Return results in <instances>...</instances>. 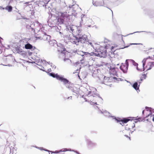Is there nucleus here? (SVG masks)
I'll use <instances>...</instances> for the list:
<instances>
[{"label": "nucleus", "mask_w": 154, "mask_h": 154, "mask_svg": "<svg viewBox=\"0 0 154 154\" xmlns=\"http://www.w3.org/2000/svg\"><path fill=\"white\" fill-rule=\"evenodd\" d=\"M67 11L66 12L60 13V16L57 19V21L60 23H63L65 18H67L72 15L73 13H72V9L70 7H67Z\"/></svg>", "instance_id": "f257e3e1"}, {"label": "nucleus", "mask_w": 154, "mask_h": 154, "mask_svg": "<svg viewBox=\"0 0 154 154\" xmlns=\"http://www.w3.org/2000/svg\"><path fill=\"white\" fill-rule=\"evenodd\" d=\"M151 57L154 60V53L151 56ZM149 59L148 58L144 59L142 61L143 66V68H144V66L145 65L146 63H148L146 66L145 67V69L146 70H149L151 69V68L154 66V62H149L148 60Z\"/></svg>", "instance_id": "f03ea898"}, {"label": "nucleus", "mask_w": 154, "mask_h": 154, "mask_svg": "<svg viewBox=\"0 0 154 154\" xmlns=\"http://www.w3.org/2000/svg\"><path fill=\"white\" fill-rule=\"evenodd\" d=\"M50 75L54 78H56L57 79L63 82L64 84H66L69 82V81L66 79L60 76L57 74H55L54 73H50Z\"/></svg>", "instance_id": "7ed1b4c3"}, {"label": "nucleus", "mask_w": 154, "mask_h": 154, "mask_svg": "<svg viewBox=\"0 0 154 154\" xmlns=\"http://www.w3.org/2000/svg\"><path fill=\"white\" fill-rule=\"evenodd\" d=\"M89 97L88 100L91 102L95 103L96 101L98 98L95 93L94 91H90L87 95Z\"/></svg>", "instance_id": "20e7f679"}, {"label": "nucleus", "mask_w": 154, "mask_h": 154, "mask_svg": "<svg viewBox=\"0 0 154 154\" xmlns=\"http://www.w3.org/2000/svg\"><path fill=\"white\" fill-rule=\"evenodd\" d=\"M128 63L127 62L125 63H122L120 67V69L124 73H126L128 69Z\"/></svg>", "instance_id": "39448f33"}, {"label": "nucleus", "mask_w": 154, "mask_h": 154, "mask_svg": "<svg viewBox=\"0 0 154 154\" xmlns=\"http://www.w3.org/2000/svg\"><path fill=\"white\" fill-rule=\"evenodd\" d=\"M70 41L72 43L77 45H78L79 43V38L76 36H73L72 38H71Z\"/></svg>", "instance_id": "423d86ee"}, {"label": "nucleus", "mask_w": 154, "mask_h": 154, "mask_svg": "<svg viewBox=\"0 0 154 154\" xmlns=\"http://www.w3.org/2000/svg\"><path fill=\"white\" fill-rule=\"evenodd\" d=\"M146 110H143L142 112V114L143 115H144V112H146V115L145 118H146L152 114V112L149 108L147 107H146Z\"/></svg>", "instance_id": "0eeeda50"}, {"label": "nucleus", "mask_w": 154, "mask_h": 154, "mask_svg": "<svg viewBox=\"0 0 154 154\" xmlns=\"http://www.w3.org/2000/svg\"><path fill=\"white\" fill-rule=\"evenodd\" d=\"M98 54L97 55V56L100 57H105L107 55L106 52L105 50L102 52L99 51H98Z\"/></svg>", "instance_id": "6e6552de"}, {"label": "nucleus", "mask_w": 154, "mask_h": 154, "mask_svg": "<svg viewBox=\"0 0 154 154\" xmlns=\"http://www.w3.org/2000/svg\"><path fill=\"white\" fill-rule=\"evenodd\" d=\"M112 78L105 76L103 80L104 83L106 85H109V83L111 82Z\"/></svg>", "instance_id": "1a4fd4ad"}, {"label": "nucleus", "mask_w": 154, "mask_h": 154, "mask_svg": "<svg viewBox=\"0 0 154 154\" xmlns=\"http://www.w3.org/2000/svg\"><path fill=\"white\" fill-rule=\"evenodd\" d=\"M58 51L61 53H64L65 51H66L65 49L64 48L63 46L62 45H61L60 46H58L57 48Z\"/></svg>", "instance_id": "9d476101"}, {"label": "nucleus", "mask_w": 154, "mask_h": 154, "mask_svg": "<svg viewBox=\"0 0 154 154\" xmlns=\"http://www.w3.org/2000/svg\"><path fill=\"white\" fill-rule=\"evenodd\" d=\"M86 38L84 37L83 36H82L79 38V43L83 44L86 41Z\"/></svg>", "instance_id": "9b49d317"}, {"label": "nucleus", "mask_w": 154, "mask_h": 154, "mask_svg": "<svg viewBox=\"0 0 154 154\" xmlns=\"http://www.w3.org/2000/svg\"><path fill=\"white\" fill-rule=\"evenodd\" d=\"M33 48V46L29 43H27L25 45V48L26 49H31Z\"/></svg>", "instance_id": "f8f14e48"}, {"label": "nucleus", "mask_w": 154, "mask_h": 154, "mask_svg": "<svg viewBox=\"0 0 154 154\" xmlns=\"http://www.w3.org/2000/svg\"><path fill=\"white\" fill-rule=\"evenodd\" d=\"M116 120L117 121H119V122L120 121H121V122H122L124 123H127L130 120V119H121L120 120H118V119H116Z\"/></svg>", "instance_id": "ddd939ff"}, {"label": "nucleus", "mask_w": 154, "mask_h": 154, "mask_svg": "<svg viewBox=\"0 0 154 154\" xmlns=\"http://www.w3.org/2000/svg\"><path fill=\"white\" fill-rule=\"evenodd\" d=\"M99 46L98 44L93 42V45L92 47L95 50L98 49V48H99Z\"/></svg>", "instance_id": "4468645a"}, {"label": "nucleus", "mask_w": 154, "mask_h": 154, "mask_svg": "<svg viewBox=\"0 0 154 154\" xmlns=\"http://www.w3.org/2000/svg\"><path fill=\"white\" fill-rule=\"evenodd\" d=\"M5 9L8 12H11L12 10V7L10 6H7L5 7Z\"/></svg>", "instance_id": "2eb2a0df"}, {"label": "nucleus", "mask_w": 154, "mask_h": 154, "mask_svg": "<svg viewBox=\"0 0 154 154\" xmlns=\"http://www.w3.org/2000/svg\"><path fill=\"white\" fill-rule=\"evenodd\" d=\"M138 83L137 82H135L133 85V87L136 90L138 89L139 88L137 86Z\"/></svg>", "instance_id": "dca6fc26"}, {"label": "nucleus", "mask_w": 154, "mask_h": 154, "mask_svg": "<svg viewBox=\"0 0 154 154\" xmlns=\"http://www.w3.org/2000/svg\"><path fill=\"white\" fill-rule=\"evenodd\" d=\"M134 121H131V123L130 124L131 125V126L130 127H129V129H131V128H133L135 126V125L134 124Z\"/></svg>", "instance_id": "f3484780"}, {"label": "nucleus", "mask_w": 154, "mask_h": 154, "mask_svg": "<svg viewBox=\"0 0 154 154\" xmlns=\"http://www.w3.org/2000/svg\"><path fill=\"white\" fill-rule=\"evenodd\" d=\"M16 51L19 53H20L23 52V50L20 48H18L16 49Z\"/></svg>", "instance_id": "a211bd4d"}, {"label": "nucleus", "mask_w": 154, "mask_h": 154, "mask_svg": "<svg viewBox=\"0 0 154 154\" xmlns=\"http://www.w3.org/2000/svg\"><path fill=\"white\" fill-rule=\"evenodd\" d=\"M69 149H67L66 148H65L63 149H63H61V150H60V151L59 152H58L57 151H56L55 152L56 153H58L60 152H64V151H69Z\"/></svg>", "instance_id": "6ab92c4d"}, {"label": "nucleus", "mask_w": 154, "mask_h": 154, "mask_svg": "<svg viewBox=\"0 0 154 154\" xmlns=\"http://www.w3.org/2000/svg\"><path fill=\"white\" fill-rule=\"evenodd\" d=\"M141 77L142 79H145L146 77V75L144 74H142Z\"/></svg>", "instance_id": "aec40b11"}, {"label": "nucleus", "mask_w": 154, "mask_h": 154, "mask_svg": "<svg viewBox=\"0 0 154 154\" xmlns=\"http://www.w3.org/2000/svg\"><path fill=\"white\" fill-rule=\"evenodd\" d=\"M29 5V4L28 2H26L24 3L23 6L25 7H26V6Z\"/></svg>", "instance_id": "412c9836"}, {"label": "nucleus", "mask_w": 154, "mask_h": 154, "mask_svg": "<svg viewBox=\"0 0 154 154\" xmlns=\"http://www.w3.org/2000/svg\"><path fill=\"white\" fill-rule=\"evenodd\" d=\"M93 4L94 5H95L96 6H97L99 5L98 3L96 2H93Z\"/></svg>", "instance_id": "4be33fe9"}, {"label": "nucleus", "mask_w": 154, "mask_h": 154, "mask_svg": "<svg viewBox=\"0 0 154 154\" xmlns=\"http://www.w3.org/2000/svg\"><path fill=\"white\" fill-rule=\"evenodd\" d=\"M85 54L86 55H91V56L93 55V54H91L90 53H87V52H85Z\"/></svg>", "instance_id": "5701e85b"}, {"label": "nucleus", "mask_w": 154, "mask_h": 154, "mask_svg": "<svg viewBox=\"0 0 154 154\" xmlns=\"http://www.w3.org/2000/svg\"><path fill=\"white\" fill-rule=\"evenodd\" d=\"M5 9V8H3L2 7L0 6V9L4 10Z\"/></svg>", "instance_id": "b1692460"}, {"label": "nucleus", "mask_w": 154, "mask_h": 154, "mask_svg": "<svg viewBox=\"0 0 154 154\" xmlns=\"http://www.w3.org/2000/svg\"><path fill=\"white\" fill-rule=\"evenodd\" d=\"M89 44L90 45H91L92 47V46L93 45V43H92V42H89Z\"/></svg>", "instance_id": "393cba45"}, {"label": "nucleus", "mask_w": 154, "mask_h": 154, "mask_svg": "<svg viewBox=\"0 0 154 154\" xmlns=\"http://www.w3.org/2000/svg\"><path fill=\"white\" fill-rule=\"evenodd\" d=\"M131 45H140L141 44H138V43H132L131 44Z\"/></svg>", "instance_id": "a878e982"}, {"label": "nucleus", "mask_w": 154, "mask_h": 154, "mask_svg": "<svg viewBox=\"0 0 154 154\" xmlns=\"http://www.w3.org/2000/svg\"><path fill=\"white\" fill-rule=\"evenodd\" d=\"M91 143V141H89V142H87V143L89 144V143Z\"/></svg>", "instance_id": "bb28decb"}, {"label": "nucleus", "mask_w": 154, "mask_h": 154, "mask_svg": "<svg viewBox=\"0 0 154 154\" xmlns=\"http://www.w3.org/2000/svg\"><path fill=\"white\" fill-rule=\"evenodd\" d=\"M66 87H67V88H70L69 86H66Z\"/></svg>", "instance_id": "cd10ccee"}, {"label": "nucleus", "mask_w": 154, "mask_h": 154, "mask_svg": "<svg viewBox=\"0 0 154 154\" xmlns=\"http://www.w3.org/2000/svg\"><path fill=\"white\" fill-rule=\"evenodd\" d=\"M152 120L153 121H154V117H153V118L152 119Z\"/></svg>", "instance_id": "c85d7f7f"}, {"label": "nucleus", "mask_w": 154, "mask_h": 154, "mask_svg": "<svg viewBox=\"0 0 154 154\" xmlns=\"http://www.w3.org/2000/svg\"><path fill=\"white\" fill-rule=\"evenodd\" d=\"M125 136H126L127 137H128V136L126 135H125Z\"/></svg>", "instance_id": "c756f323"}, {"label": "nucleus", "mask_w": 154, "mask_h": 154, "mask_svg": "<svg viewBox=\"0 0 154 154\" xmlns=\"http://www.w3.org/2000/svg\"><path fill=\"white\" fill-rule=\"evenodd\" d=\"M92 53V54H94V53Z\"/></svg>", "instance_id": "7c9ffc66"}, {"label": "nucleus", "mask_w": 154, "mask_h": 154, "mask_svg": "<svg viewBox=\"0 0 154 154\" xmlns=\"http://www.w3.org/2000/svg\"><path fill=\"white\" fill-rule=\"evenodd\" d=\"M34 48H35V47H34Z\"/></svg>", "instance_id": "2f4dec72"}]
</instances>
